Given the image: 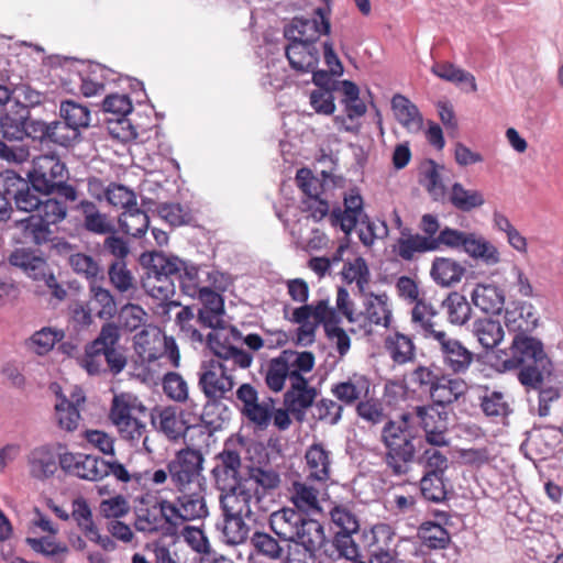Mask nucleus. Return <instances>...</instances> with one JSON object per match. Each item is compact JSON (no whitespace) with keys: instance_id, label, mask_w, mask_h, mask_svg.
<instances>
[{"instance_id":"34","label":"nucleus","mask_w":563,"mask_h":563,"mask_svg":"<svg viewBox=\"0 0 563 563\" xmlns=\"http://www.w3.org/2000/svg\"><path fill=\"white\" fill-rule=\"evenodd\" d=\"M468 390L467 383L460 377H452L449 374L441 373L440 379L435 385L430 398L433 405L446 407L466 395Z\"/></svg>"},{"instance_id":"11","label":"nucleus","mask_w":563,"mask_h":563,"mask_svg":"<svg viewBox=\"0 0 563 563\" xmlns=\"http://www.w3.org/2000/svg\"><path fill=\"white\" fill-rule=\"evenodd\" d=\"M412 420L424 432V440L431 446H449V416L445 411H439L435 405L416 406L411 411Z\"/></svg>"},{"instance_id":"41","label":"nucleus","mask_w":563,"mask_h":563,"mask_svg":"<svg viewBox=\"0 0 563 563\" xmlns=\"http://www.w3.org/2000/svg\"><path fill=\"white\" fill-rule=\"evenodd\" d=\"M473 303L486 313H499L505 303L504 291L495 285L478 284L471 295Z\"/></svg>"},{"instance_id":"19","label":"nucleus","mask_w":563,"mask_h":563,"mask_svg":"<svg viewBox=\"0 0 563 563\" xmlns=\"http://www.w3.org/2000/svg\"><path fill=\"white\" fill-rule=\"evenodd\" d=\"M103 459L84 453L64 452L60 468L73 476L86 481L102 479Z\"/></svg>"},{"instance_id":"54","label":"nucleus","mask_w":563,"mask_h":563,"mask_svg":"<svg viewBox=\"0 0 563 563\" xmlns=\"http://www.w3.org/2000/svg\"><path fill=\"white\" fill-rule=\"evenodd\" d=\"M450 202L463 212L479 208L485 203L479 190L466 189L461 183H454L450 192Z\"/></svg>"},{"instance_id":"7","label":"nucleus","mask_w":563,"mask_h":563,"mask_svg":"<svg viewBox=\"0 0 563 563\" xmlns=\"http://www.w3.org/2000/svg\"><path fill=\"white\" fill-rule=\"evenodd\" d=\"M232 371V367L217 358L202 363L198 386L208 404H219L232 391L235 385L234 377L231 374Z\"/></svg>"},{"instance_id":"36","label":"nucleus","mask_w":563,"mask_h":563,"mask_svg":"<svg viewBox=\"0 0 563 563\" xmlns=\"http://www.w3.org/2000/svg\"><path fill=\"white\" fill-rule=\"evenodd\" d=\"M30 109L14 102L10 110L0 117V132L8 141H22L25 137V119H29Z\"/></svg>"},{"instance_id":"22","label":"nucleus","mask_w":563,"mask_h":563,"mask_svg":"<svg viewBox=\"0 0 563 563\" xmlns=\"http://www.w3.org/2000/svg\"><path fill=\"white\" fill-rule=\"evenodd\" d=\"M371 387L372 383L367 376L353 373L344 380L332 384L331 394L343 406H356L369 396Z\"/></svg>"},{"instance_id":"52","label":"nucleus","mask_w":563,"mask_h":563,"mask_svg":"<svg viewBox=\"0 0 563 563\" xmlns=\"http://www.w3.org/2000/svg\"><path fill=\"white\" fill-rule=\"evenodd\" d=\"M26 543L34 552L49 558L54 563H64L69 554L68 545L57 542L54 537L26 538Z\"/></svg>"},{"instance_id":"25","label":"nucleus","mask_w":563,"mask_h":563,"mask_svg":"<svg viewBox=\"0 0 563 563\" xmlns=\"http://www.w3.org/2000/svg\"><path fill=\"white\" fill-rule=\"evenodd\" d=\"M306 373H294L292 382L284 394V405L291 413H302L312 406L317 397V390L309 385L303 376Z\"/></svg>"},{"instance_id":"60","label":"nucleus","mask_w":563,"mask_h":563,"mask_svg":"<svg viewBox=\"0 0 563 563\" xmlns=\"http://www.w3.org/2000/svg\"><path fill=\"white\" fill-rule=\"evenodd\" d=\"M250 541L258 555L274 561L280 560L284 556V549L279 541L267 532L255 531Z\"/></svg>"},{"instance_id":"18","label":"nucleus","mask_w":563,"mask_h":563,"mask_svg":"<svg viewBox=\"0 0 563 563\" xmlns=\"http://www.w3.org/2000/svg\"><path fill=\"white\" fill-rule=\"evenodd\" d=\"M214 463L211 473L219 489L233 488L239 484L242 461L236 450L225 444L214 456Z\"/></svg>"},{"instance_id":"12","label":"nucleus","mask_w":563,"mask_h":563,"mask_svg":"<svg viewBox=\"0 0 563 563\" xmlns=\"http://www.w3.org/2000/svg\"><path fill=\"white\" fill-rule=\"evenodd\" d=\"M235 395L242 416L258 430H266L272 422L275 399L266 397L260 400L257 389L249 383L240 385Z\"/></svg>"},{"instance_id":"39","label":"nucleus","mask_w":563,"mask_h":563,"mask_svg":"<svg viewBox=\"0 0 563 563\" xmlns=\"http://www.w3.org/2000/svg\"><path fill=\"white\" fill-rule=\"evenodd\" d=\"M462 250L472 258L478 260L488 266L497 265L500 262L498 249L476 233H467Z\"/></svg>"},{"instance_id":"38","label":"nucleus","mask_w":563,"mask_h":563,"mask_svg":"<svg viewBox=\"0 0 563 563\" xmlns=\"http://www.w3.org/2000/svg\"><path fill=\"white\" fill-rule=\"evenodd\" d=\"M466 269L457 261L450 257H435L430 275L433 282L442 287H451L461 282Z\"/></svg>"},{"instance_id":"14","label":"nucleus","mask_w":563,"mask_h":563,"mask_svg":"<svg viewBox=\"0 0 563 563\" xmlns=\"http://www.w3.org/2000/svg\"><path fill=\"white\" fill-rule=\"evenodd\" d=\"M29 178L36 191L51 195L54 192V186L57 185V181H60L62 178H68V169L57 155H40L33 159Z\"/></svg>"},{"instance_id":"23","label":"nucleus","mask_w":563,"mask_h":563,"mask_svg":"<svg viewBox=\"0 0 563 563\" xmlns=\"http://www.w3.org/2000/svg\"><path fill=\"white\" fill-rule=\"evenodd\" d=\"M166 334L156 325H145L134 336V350L144 363H153L164 355Z\"/></svg>"},{"instance_id":"35","label":"nucleus","mask_w":563,"mask_h":563,"mask_svg":"<svg viewBox=\"0 0 563 563\" xmlns=\"http://www.w3.org/2000/svg\"><path fill=\"white\" fill-rule=\"evenodd\" d=\"M384 349L396 365H406L416 360V344L413 340L399 331L385 336Z\"/></svg>"},{"instance_id":"43","label":"nucleus","mask_w":563,"mask_h":563,"mask_svg":"<svg viewBox=\"0 0 563 563\" xmlns=\"http://www.w3.org/2000/svg\"><path fill=\"white\" fill-rule=\"evenodd\" d=\"M435 251V243L428 238H422V234L415 233L408 234L401 232V236L397 240L395 246L396 254L404 261H412L416 254H423Z\"/></svg>"},{"instance_id":"48","label":"nucleus","mask_w":563,"mask_h":563,"mask_svg":"<svg viewBox=\"0 0 563 563\" xmlns=\"http://www.w3.org/2000/svg\"><path fill=\"white\" fill-rule=\"evenodd\" d=\"M119 225L121 230L133 238H142L150 225V218L147 213L135 207L122 211L118 218Z\"/></svg>"},{"instance_id":"45","label":"nucleus","mask_w":563,"mask_h":563,"mask_svg":"<svg viewBox=\"0 0 563 563\" xmlns=\"http://www.w3.org/2000/svg\"><path fill=\"white\" fill-rule=\"evenodd\" d=\"M169 257L172 263L177 264L175 278L179 282L181 291L191 298H196V295L201 292V290L206 287L201 285V280L199 277L200 268L176 256Z\"/></svg>"},{"instance_id":"40","label":"nucleus","mask_w":563,"mask_h":563,"mask_svg":"<svg viewBox=\"0 0 563 563\" xmlns=\"http://www.w3.org/2000/svg\"><path fill=\"white\" fill-rule=\"evenodd\" d=\"M111 286L122 296L132 299L137 291V282L125 261L114 260L108 268Z\"/></svg>"},{"instance_id":"42","label":"nucleus","mask_w":563,"mask_h":563,"mask_svg":"<svg viewBox=\"0 0 563 563\" xmlns=\"http://www.w3.org/2000/svg\"><path fill=\"white\" fill-rule=\"evenodd\" d=\"M108 69L100 64H91L82 68L77 77L80 93L87 98L104 91Z\"/></svg>"},{"instance_id":"57","label":"nucleus","mask_w":563,"mask_h":563,"mask_svg":"<svg viewBox=\"0 0 563 563\" xmlns=\"http://www.w3.org/2000/svg\"><path fill=\"white\" fill-rule=\"evenodd\" d=\"M8 180H14L13 185L16 183V190L13 195L16 208L24 212H36L42 202L36 194L37 191L33 187L31 188L29 184L16 174H13L12 177H8Z\"/></svg>"},{"instance_id":"5","label":"nucleus","mask_w":563,"mask_h":563,"mask_svg":"<svg viewBox=\"0 0 563 563\" xmlns=\"http://www.w3.org/2000/svg\"><path fill=\"white\" fill-rule=\"evenodd\" d=\"M176 265L170 262L169 256L163 253H153L146 275L142 280L146 294L162 302L163 313H168L173 307L180 306L179 302L172 299L175 295Z\"/></svg>"},{"instance_id":"37","label":"nucleus","mask_w":563,"mask_h":563,"mask_svg":"<svg viewBox=\"0 0 563 563\" xmlns=\"http://www.w3.org/2000/svg\"><path fill=\"white\" fill-rule=\"evenodd\" d=\"M77 210L82 216L84 228L95 234H109L114 232V227L107 213L100 211L98 206L88 199H82L77 205Z\"/></svg>"},{"instance_id":"59","label":"nucleus","mask_w":563,"mask_h":563,"mask_svg":"<svg viewBox=\"0 0 563 563\" xmlns=\"http://www.w3.org/2000/svg\"><path fill=\"white\" fill-rule=\"evenodd\" d=\"M60 118L74 126L76 130L88 128L90 123V111L86 106H82L73 100H64L59 107Z\"/></svg>"},{"instance_id":"61","label":"nucleus","mask_w":563,"mask_h":563,"mask_svg":"<svg viewBox=\"0 0 563 563\" xmlns=\"http://www.w3.org/2000/svg\"><path fill=\"white\" fill-rule=\"evenodd\" d=\"M319 492L306 483L292 484L291 501L300 511L319 510Z\"/></svg>"},{"instance_id":"31","label":"nucleus","mask_w":563,"mask_h":563,"mask_svg":"<svg viewBox=\"0 0 563 563\" xmlns=\"http://www.w3.org/2000/svg\"><path fill=\"white\" fill-rule=\"evenodd\" d=\"M220 490L222 492L220 504L223 516L246 517L249 520L253 518L254 514L251 508L253 495L250 489L238 484L233 488Z\"/></svg>"},{"instance_id":"27","label":"nucleus","mask_w":563,"mask_h":563,"mask_svg":"<svg viewBox=\"0 0 563 563\" xmlns=\"http://www.w3.org/2000/svg\"><path fill=\"white\" fill-rule=\"evenodd\" d=\"M307 478L324 484L331 477L332 454L321 442L312 443L305 453Z\"/></svg>"},{"instance_id":"26","label":"nucleus","mask_w":563,"mask_h":563,"mask_svg":"<svg viewBox=\"0 0 563 563\" xmlns=\"http://www.w3.org/2000/svg\"><path fill=\"white\" fill-rule=\"evenodd\" d=\"M57 402L55 404V418L60 429L73 432L80 421L79 408L85 404L86 397L80 389L71 393L70 398H66L62 394H57Z\"/></svg>"},{"instance_id":"46","label":"nucleus","mask_w":563,"mask_h":563,"mask_svg":"<svg viewBox=\"0 0 563 563\" xmlns=\"http://www.w3.org/2000/svg\"><path fill=\"white\" fill-rule=\"evenodd\" d=\"M391 109L397 121L409 132H417L422 125L418 108L405 96L396 93L391 99Z\"/></svg>"},{"instance_id":"50","label":"nucleus","mask_w":563,"mask_h":563,"mask_svg":"<svg viewBox=\"0 0 563 563\" xmlns=\"http://www.w3.org/2000/svg\"><path fill=\"white\" fill-rule=\"evenodd\" d=\"M89 303L96 310V316L100 319L109 320L118 311L117 302L111 291L102 286L91 283L89 286Z\"/></svg>"},{"instance_id":"21","label":"nucleus","mask_w":563,"mask_h":563,"mask_svg":"<svg viewBox=\"0 0 563 563\" xmlns=\"http://www.w3.org/2000/svg\"><path fill=\"white\" fill-rule=\"evenodd\" d=\"M10 265L21 268L30 278L36 282H53V275L46 260L31 249H15L8 258Z\"/></svg>"},{"instance_id":"29","label":"nucleus","mask_w":563,"mask_h":563,"mask_svg":"<svg viewBox=\"0 0 563 563\" xmlns=\"http://www.w3.org/2000/svg\"><path fill=\"white\" fill-rule=\"evenodd\" d=\"M343 205V210L341 208L332 209L330 222L333 227H340L346 235H350L358 220L364 216L363 198L358 192L351 190V192L344 197Z\"/></svg>"},{"instance_id":"15","label":"nucleus","mask_w":563,"mask_h":563,"mask_svg":"<svg viewBox=\"0 0 563 563\" xmlns=\"http://www.w3.org/2000/svg\"><path fill=\"white\" fill-rule=\"evenodd\" d=\"M312 19L294 18L290 25L285 27L284 35L288 42L310 43L317 45L322 34L328 35L331 31L330 20L325 10L318 8Z\"/></svg>"},{"instance_id":"56","label":"nucleus","mask_w":563,"mask_h":563,"mask_svg":"<svg viewBox=\"0 0 563 563\" xmlns=\"http://www.w3.org/2000/svg\"><path fill=\"white\" fill-rule=\"evenodd\" d=\"M162 388L164 395L176 404L189 401V385L178 372L165 373L162 378Z\"/></svg>"},{"instance_id":"28","label":"nucleus","mask_w":563,"mask_h":563,"mask_svg":"<svg viewBox=\"0 0 563 563\" xmlns=\"http://www.w3.org/2000/svg\"><path fill=\"white\" fill-rule=\"evenodd\" d=\"M438 314L439 311L437 307L426 295L412 303L410 320L413 329L424 339L433 340L437 338L438 333H442L444 331L442 329H437V322L433 319Z\"/></svg>"},{"instance_id":"55","label":"nucleus","mask_w":563,"mask_h":563,"mask_svg":"<svg viewBox=\"0 0 563 563\" xmlns=\"http://www.w3.org/2000/svg\"><path fill=\"white\" fill-rule=\"evenodd\" d=\"M418 537L422 544L431 550L445 549L451 541L448 530L433 521L421 523L418 529Z\"/></svg>"},{"instance_id":"32","label":"nucleus","mask_w":563,"mask_h":563,"mask_svg":"<svg viewBox=\"0 0 563 563\" xmlns=\"http://www.w3.org/2000/svg\"><path fill=\"white\" fill-rule=\"evenodd\" d=\"M207 344L217 360L228 364L233 369L235 366L245 369L252 365L253 355L250 352L225 344L220 340V334L217 332L208 334Z\"/></svg>"},{"instance_id":"10","label":"nucleus","mask_w":563,"mask_h":563,"mask_svg":"<svg viewBox=\"0 0 563 563\" xmlns=\"http://www.w3.org/2000/svg\"><path fill=\"white\" fill-rule=\"evenodd\" d=\"M178 495L169 500V520L173 521L174 531L187 521L201 519L208 515V507L202 487L177 488Z\"/></svg>"},{"instance_id":"53","label":"nucleus","mask_w":563,"mask_h":563,"mask_svg":"<svg viewBox=\"0 0 563 563\" xmlns=\"http://www.w3.org/2000/svg\"><path fill=\"white\" fill-rule=\"evenodd\" d=\"M340 86L343 93L341 103L344 106L346 118L349 120H354L363 117L367 111V107L365 102L360 98L358 86L347 79L342 80Z\"/></svg>"},{"instance_id":"62","label":"nucleus","mask_w":563,"mask_h":563,"mask_svg":"<svg viewBox=\"0 0 563 563\" xmlns=\"http://www.w3.org/2000/svg\"><path fill=\"white\" fill-rule=\"evenodd\" d=\"M158 216L172 227L187 225L194 220L191 209L176 202H165L157 206Z\"/></svg>"},{"instance_id":"51","label":"nucleus","mask_w":563,"mask_h":563,"mask_svg":"<svg viewBox=\"0 0 563 563\" xmlns=\"http://www.w3.org/2000/svg\"><path fill=\"white\" fill-rule=\"evenodd\" d=\"M431 71L437 77L445 81L453 82L455 85L466 84L470 87V91H477V84L474 75L450 62H440L433 64Z\"/></svg>"},{"instance_id":"13","label":"nucleus","mask_w":563,"mask_h":563,"mask_svg":"<svg viewBox=\"0 0 563 563\" xmlns=\"http://www.w3.org/2000/svg\"><path fill=\"white\" fill-rule=\"evenodd\" d=\"M432 341L437 349L443 366L453 375L466 374L474 364L476 354L471 351L459 339L451 336L446 331L438 333Z\"/></svg>"},{"instance_id":"47","label":"nucleus","mask_w":563,"mask_h":563,"mask_svg":"<svg viewBox=\"0 0 563 563\" xmlns=\"http://www.w3.org/2000/svg\"><path fill=\"white\" fill-rule=\"evenodd\" d=\"M15 227L21 231L24 239L38 246L51 241L53 234L51 228L36 213L16 221Z\"/></svg>"},{"instance_id":"4","label":"nucleus","mask_w":563,"mask_h":563,"mask_svg":"<svg viewBox=\"0 0 563 563\" xmlns=\"http://www.w3.org/2000/svg\"><path fill=\"white\" fill-rule=\"evenodd\" d=\"M269 527L280 540L301 544L309 552L320 549L325 540L322 525L299 509L284 507L274 511Z\"/></svg>"},{"instance_id":"1","label":"nucleus","mask_w":563,"mask_h":563,"mask_svg":"<svg viewBox=\"0 0 563 563\" xmlns=\"http://www.w3.org/2000/svg\"><path fill=\"white\" fill-rule=\"evenodd\" d=\"M417 439L419 429L412 413L402 412L397 419H388L383 424L379 434L384 446L383 463L390 475L401 477L409 474L417 457Z\"/></svg>"},{"instance_id":"2","label":"nucleus","mask_w":563,"mask_h":563,"mask_svg":"<svg viewBox=\"0 0 563 563\" xmlns=\"http://www.w3.org/2000/svg\"><path fill=\"white\" fill-rule=\"evenodd\" d=\"M503 353L506 355L505 367L520 368L518 379L526 387L539 388L544 377L551 374L552 363L543 343L532 335L514 336L510 346Z\"/></svg>"},{"instance_id":"30","label":"nucleus","mask_w":563,"mask_h":563,"mask_svg":"<svg viewBox=\"0 0 563 563\" xmlns=\"http://www.w3.org/2000/svg\"><path fill=\"white\" fill-rule=\"evenodd\" d=\"M538 316L531 303L522 302L505 313V324L514 336H530L538 327Z\"/></svg>"},{"instance_id":"33","label":"nucleus","mask_w":563,"mask_h":563,"mask_svg":"<svg viewBox=\"0 0 563 563\" xmlns=\"http://www.w3.org/2000/svg\"><path fill=\"white\" fill-rule=\"evenodd\" d=\"M285 55L292 69L299 73H310L318 67L320 52L317 45L310 43L288 42Z\"/></svg>"},{"instance_id":"20","label":"nucleus","mask_w":563,"mask_h":563,"mask_svg":"<svg viewBox=\"0 0 563 563\" xmlns=\"http://www.w3.org/2000/svg\"><path fill=\"white\" fill-rule=\"evenodd\" d=\"M196 298L201 302L197 318L199 325L203 329H224V301L222 296L207 286L196 295Z\"/></svg>"},{"instance_id":"44","label":"nucleus","mask_w":563,"mask_h":563,"mask_svg":"<svg viewBox=\"0 0 563 563\" xmlns=\"http://www.w3.org/2000/svg\"><path fill=\"white\" fill-rule=\"evenodd\" d=\"M472 333L486 350L497 346L505 335L500 321L487 317L478 318L473 322Z\"/></svg>"},{"instance_id":"16","label":"nucleus","mask_w":563,"mask_h":563,"mask_svg":"<svg viewBox=\"0 0 563 563\" xmlns=\"http://www.w3.org/2000/svg\"><path fill=\"white\" fill-rule=\"evenodd\" d=\"M393 321V309L386 292L367 295L364 310L358 313L360 327L366 334H372L374 327L388 329Z\"/></svg>"},{"instance_id":"6","label":"nucleus","mask_w":563,"mask_h":563,"mask_svg":"<svg viewBox=\"0 0 563 563\" xmlns=\"http://www.w3.org/2000/svg\"><path fill=\"white\" fill-rule=\"evenodd\" d=\"M314 363V355L310 351L284 350L263 367L265 385L271 391L279 393L285 388L287 379L292 382L294 373H309Z\"/></svg>"},{"instance_id":"49","label":"nucleus","mask_w":563,"mask_h":563,"mask_svg":"<svg viewBox=\"0 0 563 563\" xmlns=\"http://www.w3.org/2000/svg\"><path fill=\"white\" fill-rule=\"evenodd\" d=\"M448 321L453 325H464L472 314V307L464 295L453 291L442 301Z\"/></svg>"},{"instance_id":"64","label":"nucleus","mask_w":563,"mask_h":563,"mask_svg":"<svg viewBox=\"0 0 563 563\" xmlns=\"http://www.w3.org/2000/svg\"><path fill=\"white\" fill-rule=\"evenodd\" d=\"M224 517L222 529L223 539L228 544L239 545L244 543L250 534V526L245 522L246 517Z\"/></svg>"},{"instance_id":"9","label":"nucleus","mask_w":563,"mask_h":563,"mask_svg":"<svg viewBox=\"0 0 563 563\" xmlns=\"http://www.w3.org/2000/svg\"><path fill=\"white\" fill-rule=\"evenodd\" d=\"M205 459L195 449L179 450L173 460L167 463L172 483L176 488H192L201 486L200 477Z\"/></svg>"},{"instance_id":"17","label":"nucleus","mask_w":563,"mask_h":563,"mask_svg":"<svg viewBox=\"0 0 563 563\" xmlns=\"http://www.w3.org/2000/svg\"><path fill=\"white\" fill-rule=\"evenodd\" d=\"M60 444H43L34 448L27 454L30 476L37 481H45L54 476L60 467L64 452Z\"/></svg>"},{"instance_id":"8","label":"nucleus","mask_w":563,"mask_h":563,"mask_svg":"<svg viewBox=\"0 0 563 563\" xmlns=\"http://www.w3.org/2000/svg\"><path fill=\"white\" fill-rule=\"evenodd\" d=\"M169 500L156 498L146 494L140 498V505L136 507V518L134 526L136 530L153 532L174 533L173 521L169 520Z\"/></svg>"},{"instance_id":"3","label":"nucleus","mask_w":563,"mask_h":563,"mask_svg":"<svg viewBox=\"0 0 563 563\" xmlns=\"http://www.w3.org/2000/svg\"><path fill=\"white\" fill-rule=\"evenodd\" d=\"M120 339L121 332L118 324L103 323L97 338L86 346L80 365L90 375L106 372L113 375L120 374L128 364Z\"/></svg>"},{"instance_id":"24","label":"nucleus","mask_w":563,"mask_h":563,"mask_svg":"<svg viewBox=\"0 0 563 563\" xmlns=\"http://www.w3.org/2000/svg\"><path fill=\"white\" fill-rule=\"evenodd\" d=\"M152 424L174 442L183 439L189 429L183 419V412L174 406L156 408L152 413Z\"/></svg>"},{"instance_id":"58","label":"nucleus","mask_w":563,"mask_h":563,"mask_svg":"<svg viewBox=\"0 0 563 563\" xmlns=\"http://www.w3.org/2000/svg\"><path fill=\"white\" fill-rule=\"evenodd\" d=\"M103 194L107 202L115 209H122L125 211L137 205V196L135 191L115 181H111L106 187Z\"/></svg>"},{"instance_id":"63","label":"nucleus","mask_w":563,"mask_h":563,"mask_svg":"<svg viewBox=\"0 0 563 563\" xmlns=\"http://www.w3.org/2000/svg\"><path fill=\"white\" fill-rule=\"evenodd\" d=\"M358 418L372 426L385 423L389 418L382 401L374 397L364 398L355 406Z\"/></svg>"}]
</instances>
